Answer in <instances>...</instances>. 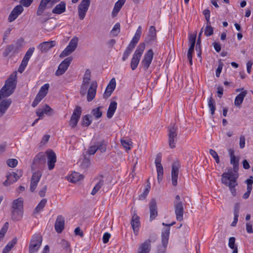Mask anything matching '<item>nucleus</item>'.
Here are the masks:
<instances>
[{"label":"nucleus","mask_w":253,"mask_h":253,"mask_svg":"<svg viewBox=\"0 0 253 253\" xmlns=\"http://www.w3.org/2000/svg\"><path fill=\"white\" fill-rule=\"evenodd\" d=\"M117 108V103L116 101H112L109 106L107 112V117L108 119H111L113 116Z\"/></svg>","instance_id":"nucleus-33"},{"label":"nucleus","mask_w":253,"mask_h":253,"mask_svg":"<svg viewBox=\"0 0 253 253\" xmlns=\"http://www.w3.org/2000/svg\"><path fill=\"white\" fill-rule=\"evenodd\" d=\"M130 224L133 229L134 234L135 235H137L140 223L139 221V217L137 214H134L133 215L130 221Z\"/></svg>","instance_id":"nucleus-23"},{"label":"nucleus","mask_w":253,"mask_h":253,"mask_svg":"<svg viewBox=\"0 0 253 253\" xmlns=\"http://www.w3.org/2000/svg\"><path fill=\"white\" fill-rule=\"evenodd\" d=\"M44 155L42 153H39L36 155L34 160V163H39L41 161H44Z\"/></svg>","instance_id":"nucleus-50"},{"label":"nucleus","mask_w":253,"mask_h":253,"mask_svg":"<svg viewBox=\"0 0 253 253\" xmlns=\"http://www.w3.org/2000/svg\"><path fill=\"white\" fill-rule=\"evenodd\" d=\"M47 190V186L44 185L43 187L39 191V194L41 197H43L45 195V193Z\"/></svg>","instance_id":"nucleus-59"},{"label":"nucleus","mask_w":253,"mask_h":253,"mask_svg":"<svg viewBox=\"0 0 253 253\" xmlns=\"http://www.w3.org/2000/svg\"><path fill=\"white\" fill-rule=\"evenodd\" d=\"M162 161V154L158 153L155 160V164L156 165L157 172L158 175V180L160 182L163 179L164 174V169L162 165L161 164Z\"/></svg>","instance_id":"nucleus-14"},{"label":"nucleus","mask_w":253,"mask_h":253,"mask_svg":"<svg viewBox=\"0 0 253 253\" xmlns=\"http://www.w3.org/2000/svg\"><path fill=\"white\" fill-rule=\"evenodd\" d=\"M247 94V91L244 90L239 94L235 98L234 104L236 106H239L243 102L244 97Z\"/></svg>","instance_id":"nucleus-37"},{"label":"nucleus","mask_w":253,"mask_h":253,"mask_svg":"<svg viewBox=\"0 0 253 253\" xmlns=\"http://www.w3.org/2000/svg\"><path fill=\"white\" fill-rule=\"evenodd\" d=\"M34 50H35V48L34 47L29 48L28 49V50L27 51L24 57L28 59H30V58L33 55V54L34 52Z\"/></svg>","instance_id":"nucleus-54"},{"label":"nucleus","mask_w":253,"mask_h":253,"mask_svg":"<svg viewBox=\"0 0 253 253\" xmlns=\"http://www.w3.org/2000/svg\"><path fill=\"white\" fill-rule=\"evenodd\" d=\"M150 219L153 220L158 215L157 202L155 199H152L149 203Z\"/></svg>","instance_id":"nucleus-20"},{"label":"nucleus","mask_w":253,"mask_h":253,"mask_svg":"<svg viewBox=\"0 0 253 253\" xmlns=\"http://www.w3.org/2000/svg\"><path fill=\"white\" fill-rule=\"evenodd\" d=\"M6 164L11 168L15 167L18 164V161L15 159H10L7 160Z\"/></svg>","instance_id":"nucleus-51"},{"label":"nucleus","mask_w":253,"mask_h":253,"mask_svg":"<svg viewBox=\"0 0 253 253\" xmlns=\"http://www.w3.org/2000/svg\"><path fill=\"white\" fill-rule=\"evenodd\" d=\"M81 114V107L79 106H76L69 122V125L72 128H75L77 126L80 119Z\"/></svg>","instance_id":"nucleus-12"},{"label":"nucleus","mask_w":253,"mask_h":253,"mask_svg":"<svg viewBox=\"0 0 253 253\" xmlns=\"http://www.w3.org/2000/svg\"><path fill=\"white\" fill-rule=\"evenodd\" d=\"M237 179V177L231 171L224 172L222 175V182L229 187L232 195L234 197L237 194L236 189H235V187L238 185Z\"/></svg>","instance_id":"nucleus-2"},{"label":"nucleus","mask_w":253,"mask_h":253,"mask_svg":"<svg viewBox=\"0 0 253 253\" xmlns=\"http://www.w3.org/2000/svg\"><path fill=\"white\" fill-rule=\"evenodd\" d=\"M97 84L96 82H92L89 86L87 94V100L88 102L92 101L95 97Z\"/></svg>","instance_id":"nucleus-21"},{"label":"nucleus","mask_w":253,"mask_h":253,"mask_svg":"<svg viewBox=\"0 0 253 253\" xmlns=\"http://www.w3.org/2000/svg\"><path fill=\"white\" fill-rule=\"evenodd\" d=\"M84 178V175L77 172H72L69 176L70 182L75 183Z\"/></svg>","instance_id":"nucleus-35"},{"label":"nucleus","mask_w":253,"mask_h":253,"mask_svg":"<svg viewBox=\"0 0 253 253\" xmlns=\"http://www.w3.org/2000/svg\"><path fill=\"white\" fill-rule=\"evenodd\" d=\"M49 87V84H44L41 87L37 94L41 96L42 98H44L48 92Z\"/></svg>","instance_id":"nucleus-41"},{"label":"nucleus","mask_w":253,"mask_h":253,"mask_svg":"<svg viewBox=\"0 0 253 253\" xmlns=\"http://www.w3.org/2000/svg\"><path fill=\"white\" fill-rule=\"evenodd\" d=\"M156 30L154 26H152L149 28L147 36L146 37L145 42L146 43H151L156 40Z\"/></svg>","instance_id":"nucleus-22"},{"label":"nucleus","mask_w":253,"mask_h":253,"mask_svg":"<svg viewBox=\"0 0 253 253\" xmlns=\"http://www.w3.org/2000/svg\"><path fill=\"white\" fill-rule=\"evenodd\" d=\"M79 39L77 37H74L69 42V44L61 53L59 55L60 58H64L73 52L76 49L78 45Z\"/></svg>","instance_id":"nucleus-7"},{"label":"nucleus","mask_w":253,"mask_h":253,"mask_svg":"<svg viewBox=\"0 0 253 253\" xmlns=\"http://www.w3.org/2000/svg\"><path fill=\"white\" fill-rule=\"evenodd\" d=\"M240 148L241 149H243L245 147V138L244 136L241 135L240 137V143H239Z\"/></svg>","instance_id":"nucleus-60"},{"label":"nucleus","mask_w":253,"mask_h":253,"mask_svg":"<svg viewBox=\"0 0 253 253\" xmlns=\"http://www.w3.org/2000/svg\"><path fill=\"white\" fill-rule=\"evenodd\" d=\"M120 32V24L119 23H117L113 27L112 30L111 31V34L114 36H117Z\"/></svg>","instance_id":"nucleus-49"},{"label":"nucleus","mask_w":253,"mask_h":253,"mask_svg":"<svg viewBox=\"0 0 253 253\" xmlns=\"http://www.w3.org/2000/svg\"><path fill=\"white\" fill-rule=\"evenodd\" d=\"M34 0H21L20 2L25 7L29 6Z\"/></svg>","instance_id":"nucleus-63"},{"label":"nucleus","mask_w":253,"mask_h":253,"mask_svg":"<svg viewBox=\"0 0 253 253\" xmlns=\"http://www.w3.org/2000/svg\"><path fill=\"white\" fill-rule=\"evenodd\" d=\"M142 34V28L141 26H139L138 27L137 29V30L135 33V35H134L133 37L132 38L131 42L129 43L128 45H131L132 47L133 48L135 47L136 43L138 42L141 35Z\"/></svg>","instance_id":"nucleus-28"},{"label":"nucleus","mask_w":253,"mask_h":253,"mask_svg":"<svg viewBox=\"0 0 253 253\" xmlns=\"http://www.w3.org/2000/svg\"><path fill=\"white\" fill-rule=\"evenodd\" d=\"M107 143V142L104 139L100 141L95 142L97 150L99 151L101 153H104L106 150Z\"/></svg>","instance_id":"nucleus-36"},{"label":"nucleus","mask_w":253,"mask_h":253,"mask_svg":"<svg viewBox=\"0 0 253 253\" xmlns=\"http://www.w3.org/2000/svg\"><path fill=\"white\" fill-rule=\"evenodd\" d=\"M72 60L73 58L72 57H69L65 59L59 65L58 69L55 72V75L56 76L63 75L68 69Z\"/></svg>","instance_id":"nucleus-13"},{"label":"nucleus","mask_w":253,"mask_h":253,"mask_svg":"<svg viewBox=\"0 0 253 253\" xmlns=\"http://www.w3.org/2000/svg\"><path fill=\"white\" fill-rule=\"evenodd\" d=\"M17 239L16 237L14 238L11 241L8 242L7 245L2 250V253H8L17 243Z\"/></svg>","instance_id":"nucleus-40"},{"label":"nucleus","mask_w":253,"mask_h":253,"mask_svg":"<svg viewBox=\"0 0 253 253\" xmlns=\"http://www.w3.org/2000/svg\"><path fill=\"white\" fill-rule=\"evenodd\" d=\"M126 0H119L116 2L112 12V14L113 15H114L115 13H118L119 12L123 5L124 4Z\"/></svg>","instance_id":"nucleus-42"},{"label":"nucleus","mask_w":253,"mask_h":253,"mask_svg":"<svg viewBox=\"0 0 253 253\" xmlns=\"http://www.w3.org/2000/svg\"><path fill=\"white\" fill-rule=\"evenodd\" d=\"M23 200L18 198L14 200L12 204L11 218L16 221L20 220L23 216Z\"/></svg>","instance_id":"nucleus-3"},{"label":"nucleus","mask_w":253,"mask_h":253,"mask_svg":"<svg viewBox=\"0 0 253 253\" xmlns=\"http://www.w3.org/2000/svg\"><path fill=\"white\" fill-rule=\"evenodd\" d=\"M209 153L211 155V156L214 159L216 163L217 164H219L220 162V160L217 153L213 149H210Z\"/></svg>","instance_id":"nucleus-52"},{"label":"nucleus","mask_w":253,"mask_h":253,"mask_svg":"<svg viewBox=\"0 0 253 253\" xmlns=\"http://www.w3.org/2000/svg\"><path fill=\"white\" fill-rule=\"evenodd\" d=\"M102 108V107L99 106L98 107H97L96 108L92 109V110L91 111V113H92L93 116L96 119L100 118L102 115V113L100 110V109Z\"/></svg>","instance_id":"nucleus-45"},{"label":"nucleus","mask_w":253,"mask_h":253,"mask_svg":"<svg viewBox=\"0 0 253 253\" xmlns=\"http://www.w3.org/2000/svg\"><path fill=\"white\" fill-rule=\"evenodd\" d=\"M9 226L8 222H6L4 223L2 227L0 230V240L3 238L5 234H6Z\"/></svg>","instance_id":"nucleus-48"},{"label":"nucleus","mask_w":253,"mask_h":253,"mask_svg":"<svg viewBox=\"0 0 253 253\" xmlns=\"http://www.w3.org/2000/svg\"><path fill=\"white\" fill-rule=\"evenodd\" d=\"M22 42L23 40H19L15 44H11L7 45L3 52V56L7 57L10 53H11L12 55L17 53L20 48L22 46Z\"/></svg>","instance_id":"nucleus-8"},{"label":"nucleus","mask_w":253,"mask_h":253,"mask_svg":"<svg viewBox=\"0 0 253 253\" xmlns=\"http://www.w3.org/2000/svg\"><path fill=\"white\" fill-rule=\"evenodd\" d=\"M223 63H220L219 64L217 68L216 69V72H215V75H216V77H219L220 74L221 72L222 68H223Z\"/></svg>","instance_id":"nucleus-61"},{"label":"nucleus","mask_w":253,"mask_h":253,"mask_svg":"<svg viewBox=\"0 0 253 253\" xmlns=\"http://www.w3.org/2000/svg\"><path fill=\"white\" fill-rule=\"evenodd\" d=\"M178 128L175 124L171 125L168 128L169 144L171 148L175 147L177 140Z\"/></svg>","instance_id":"nucleus-5"},{"label":"nucleus","mask_w":253,"mask_h":253,"mask_svg":"<svg viewBox=\"0 0 253 253\" xmlns=\"http://www.w3.org/2000/svg\"><path fill=\"white\" fill-rule=\"evenodd\" d=\"M64 228V218L62 215L57 216L55 223V229L57 233H60Z\"/></svg>","instance_id":"nucleus-26"},{"label":"nucleus","mask_w":253,"mask_h":253,"mask_svg":"<svg viewBox=\"0 0 253 253\" xmlns=\"http://www.w3.org/2000/svg\"><path fill=\"white\" fill-rule=\"evenodd\" d=\"M12 103L11 99H5L0 102V117H2L6 112Z\"/></svg>","instance_id":"nucleus-24"},{"label":"nucleus","mask_w":253,"mask_h":253,"mask_svg":"<svg viewBox=\"0 0 253 253\" xmlns=\"http://www.w3.org/2000/svg\"><path fill=\"white\" fill-rule=\"evenodd\" d=\"M56 42L54 41L50 42H44L41 43L39 46V48L42 52H46L49 49L55 46Z\"/></svg>","instance_id":"nucleus-25"},{"label":"nucleus","mask_w":253,"mask_h":253,"mask_svg":"<svg viewBox=\"0 0 253 253\" xmlns=\"http://www.w3.org/2000/svg\"><path fill=\"white\" fill-rule=\"evenodd\" d=\"M208 106L210 109L211 114L213 115L215 110V102L211 96L209 98Z\"/></svg>","instance_id":"nucleus-43"},{"label":"nucleus","mask_w":253,"mask_h":253,"mask_svg":"<svg viewBox=\"0 0 253 253\" xmlns=\"http://www.w3.org/2000/svg\"><path fill=\"white\" fill-rule=\"evenodd\" d=\"M43 98H42L41 96L37 94L32 103V106L33 107H35L38 105V104L40 103V102L43 99Z\"/></svg>","instance_id":"nucleus-56"},{"label":"nucleus","mask_w":253,"mask_h":253,"mask_svg":"<svg viewBox=\"0 0 253 253\" xmlns=\"http://www.w3.org/2000/svg\"><path fill=\"white\" fill-rule=\"evenodd\" d=\"M196 42V37L195 36H191L189 39V44H190L189 48L187 53V57L188 56H192V54L194 52V46Z\"/></svg>","instance_id":"nucleus-38"},{"label":"nucleus","mask_w":253,"mask_h":253,"mask_svg":"<svg viewBox=\"0 0 253 253\" xmlns=\"http://www.w3.org/2000/svg\"><path fill=\"white\" fill-rule=\"evenodd\" d=\"M24 8L21 5L16 6L8 16V20L9 22L14 21L23 11Z\"/></svg>","instance_id":"nucleus-18"},{"label":"nucleus","mask_w":253,"mask_h":253,"mask_svg":"<svg viewBox=\"0 0 253 253\" xmlns=\"http://www.w3.org/2000/svg\"><path fill=\"white\" fill-rule=\"evenodd\" d=\"M47 159V165L49 170H52L55 167L56 162V156L52 150L47 151L46 152Z\"/></svg>","instance_id":"nucleus-19"},{"label":"nucleus","mask_w":253,"mask_h":253,"mask_svg":"<svg viewBox=\"0 0 253 253\" xmlns=\"http://www.w3.org/2000/svg\"><path fill=\"white\" fill-rule=\"evenodd\" d=\"M111 235L108 232H106L103 236V242L106 244L109 242V240L110 238Z\"/></svg>","instance_id":"nucleus-62"},{"label":"nucleus","mask_w":253,"mask_h":253,"mask_svg":"<svg viewBox=\"0 0 253 253\" xmlns=\"http://www.w3.org/2000/svg\"><path fill=\"white\" fill-rule=\"evenodd\" d=\"M42 243V236L41 234H35L31 240L29 252V253H35L41 247Z\"/></svg>","instance_id":"nucleus-6"},{"label":"nucleus","mask_w":253,"mask_h":253,"mask_svg":"<svg viewBox=\"0 0 253 253\" xmlns=\"http://www.w3.org/2000/svg\"><path fill=\"white\" fill-rule=\"evenodd\" d=\"M145 47L144 43H140L137 47L131 60L130 66L132 70H134L137 68Z\"/></svg>","instance_id":"nucleus-4"},{"label":"nucleus","mask_w":253,"mask_h":253,"mask_svg":"<svg viewBox=\"0 0 253 253\" xmlns=\"http://www.w3.org/2000/svg\"><path fill=\"white\" fill-rule=\"evenodd\" d=\"M151 243L150 239H147L141 244L138 250V253H149L151 250Z\"/></svg>","instance_id":"nucleus-27"},{"label":"nucleus","mask_w":253,"mask_h":253,"mask_svg":"<svg viewBox=\"0 0 253 253\" xmlns=\"http://www.w3.org/2000/svg\"><path fill=\"white\" fill-rule=\"evenodd\" d=\"M90 4V0H82L78 5V11L79 19L83 20L87 12Z\"/></svg>","instance_id":"nucleus-11"},{"label":"nucleus","mask_w":253,"mask_h":253,"mask_svg":"<svg viewBox=\"0 0 253 253\" xmlns=\"http://www.w3.org/2000/svg\"><path fill=\"white\" fill-rule=\"evenodd\" d=\"M162 246L158 247L157 253H165L169 236V229L164 228L162 231Z\"/></svg>","instance_id":"nucleus-9"},{"label":"nucleus","mask_w":253,"mask_h":253,"mask_svg":"<svg viewBox=\"0 0 253 253\" xmlns=\"http://www.w3.org/2000/svg\"><path fill=\"white\" fill-rule=\"evenodd\" d=\"M154 56V52L152 49H149L144 54L141 62V65L144 70L147 71L150 67Z\"/></svg>","instance_id":"nucleus-10"},{"label":"nucleus","mask_w":253,"mask_h":253,"mask_svg":"<svg viewBox=\"0 0 253 253\" xmlns=\"http://www.w3.org/2000/svg\"><path fill=\"white\" fill-rule=\"evenodd\" d=\"M47 200L46 199H42L35 209L34 213L37 214L41 212L45 206Z\"/></svg>","instance_id":"nucleus-39"},{"label":"nucleus","mask_w":253,"mask_h":253,"mask_svg":"<svg viewBox=\"0 0 253 253\" xmlns=\"http://www.w3.org/2000/svg\"><path fill=\"white\" fill-rule=\"evenodd\" d=\"M17 85V73L14 72L5 81L4 86L0 90V100L11 95L14 91Z\"/></svg>","instance_id":"nucleus-1"},{"label":"nucleus","mask_w":253,"mask_h":253,"mask_svg":"<svg viewBox=\"0 0 253 253\" xmlns=\"http://www.w3.org/2000/svg\"><path fill=\"white\" fill-rule=\"evenodd\" d=\"M116 87V81L114 78L111 80L109 84L107 85L105 91L104 92V96L109 97L111 95L112 92L114 91Z\"/></svg>","instance_id":"nucleus-32"},{"label":"nucleus","mask_w":253,"mask_h":253,"mask_svg":"<svg viewBox=\"0 0 253 253\" xmlns=\"http://www.w3.org/2000/svg\"><path fill=\"white\" fill-rule=\"evenodd\" d=\"M8 175H10L11 176V183H14L16 182L20 177L21 175H18L15 172H12V173H9Z\"/></svg>","instance_id":"nucleus-53"},{"label":"nucleus","mask_w":253,"mask_h":253,"mask_svg":"<svg viewBox=\"0 0 253 253\" xmlns=\"http://www.w3.org/2000/svg\"><path fill=\"white\" fill-rule=\"evenodd\" d=\"M66 5L65 2L63 1H61L52 9V12L54 14H61L65 11Z\"/></svg>","instance_id":"nucleus-31"},{"label":"nucleus","mask_w":253,"mask_h":253,"mask_svg":"<svg viewBox=\"0 0 253 253\" xmlns=\"http://www.w3.org/2000/svg\"><path fill=\"white\" fill-rule=\"evenodd\" d=\"M133 49L134 48L132 47L131 45H128L127 46L123 53L122 57L123 61H125L128 58V56H129Z\"/></svg>","instance_id":"nucleus-44"},{"label":"nucleus","mask_w":253,"mask_h":253,"mask_svg":"<svg viewBox=\"0 0 253 253\" xmlns=\"http://www.w3.org/2000/svg\"><path fill=\"white\" fill-rule=\"evenodd\" d=\"M173 207L176 220L179 221L183 220L184 206L182 202H173Z\"/></svg>","instance_id":"nucleus-15"},{"label":"nucleus","mask_w":253,"mask_h":253,"mask_svg":"<svg viewBox=\"0 0 253 253\" xmlns=\"http://www.w3.org/2000/svg\"><path fill=\"white\" fill-rule=\"evenodd\" d=\"M51 111H52V109L48 105L46 104L42 107L38 109L36 111V114L39 117V119H42L44 114H47Z\"/></svg>","instance_id":"nucleus-30"},{"label":"nucleus","mask_w":253,"mask_h":253,"mask_svg":"<svg viewBox=\"0 0 253 253\" xmlns=\"http://www.w3.org/2000/svg\"><path fill=\"white\" fill-rule=\"evenodd\" d=\"M91 116L87 115L84 116L82 118V126H89L92 120L90 119Z\"/></svg>","instance_id":"nucleus-47"},{"label":"nucleus","mask_w":253,"mask_h":253,"mask_svg":"<svg viewBox=\"0 0 253 253\" xmlns=\"http://www.w3.org/2000/svg\"><path fill=\"white\" fill-rule=\"evenodd\" d=\"M51 2V0H42L39 5L37 14V15H41L46 7L47 4Z\"/></svg>","instance_id":"nucleus-34"},{"label":"nucleus","mask_w":253,"mask_h":253,"mask_svg":"<svg viewBox=\"0 0 253 253\" xmlns=\"http://www.w3.org/2000/svg\"><path fill=\"white\" fill-rule=\"evenodd\" d=\"M42 172L41 171H37L33 173L31 177L30 189L31 192H34L42 177Z\"/></svg>","instance_id":"nucleus-17"},{"label":"nucleus","mask_w":253,"mask_h":253,"mask_svg":"<svg viewBox=\"0 0 253 253\" xmlns=\"http://www.w3.org/2000/svg\"><path fill=\"white\" fill-rule=\"evenodd\" d=\"M213 29L211 25V22H209V23L207 22V26L205 29V35L207 37H209V36L212 35L213 34Z\"/></svg>","instance_id":"nucleus-46"},{"label":"nucleus","mask_w":253,"mask_h":253,"mask_svg":"<svg viewBox=\"0 0 253 253\" xmlns=\"http://www.w3.org/2000/svg\"><path fill=\"white\" fill-rule=\"evenodd\" d=\"M235 238L234 237H230L229 238L228 245L231 249H234L235 248L237 247L235 245Z\"/></svg>","instance_id":"nucleus-58"},{"label":"nucleus","mask_w":253,"mask_h":253,"mask_svg":"<svg viewBox=\"0 0 253 253\" xmlns=\"http://www.w3.org/2000/svg\"><path fill=\"white\" fill-rule=\"evenodd\" d=\"M88 85L82 84L80 89V93L82 95H84L86 94Z\"/></svg>","instance_id":"nucleus-64"},{"label":"nucleus","mask_w":253,"mask_h":253,"mask_svg":"<svg viewBox=\"0 0 253 253\" xmlns=\"http://www.w3.org/2000/svg\"><path fill=\"white\" fill-rule=\"evenodd\" d=\"M97 148L95 144L89 147L88 149L87 153L89 155H94L97 151Z\"/></svg>","instance_id":"nucleus-55"},{"label":"nucleus","mask_w":253,"mask_h":253,"mask_svg":"<svg viewBox=\"0 0 253 253\" xmlns=\"http://www.w3.org/2000/svg\"><path fill=\"white\" fill-rule=\"evenodd\" d=\"M180 168V164L178 161H174L172 163L171 169V180L173 186H176L177 184V179Z\"/></svg>","instance_id":"nucleus-16"},{"label":"nucleus","mask_w":253,"mask_h":253,"mask_svg":"<svg viewBox=\"0 0 253 253\" xmlns=\"http://www.w3.org/2000/svg\"><path fill=\"white\" fill-rule=\"evenodd\" d=\"M98 180V181L95 184L91 192V194L92 195H95L104 184V181L103 179V177L102 175H100L94 179V180Z\"/></svg>","instance_id":"nucleus-29"},{"label":"nucleus","mask_w":253,"mask_h":253,"mask_svg":"<svg viewBox=\"0 0 253 253\" xmlns=\"http://www.w3.org/2000/svg\"><path fill=\"white\" fill-rule=\"evenodd\" d=\"M203 14L205 17V19L207 23L210 22V11L208 9H206L203 11Z\"/></svg>","instance_id":"nucleus-57"}]
</instances>
